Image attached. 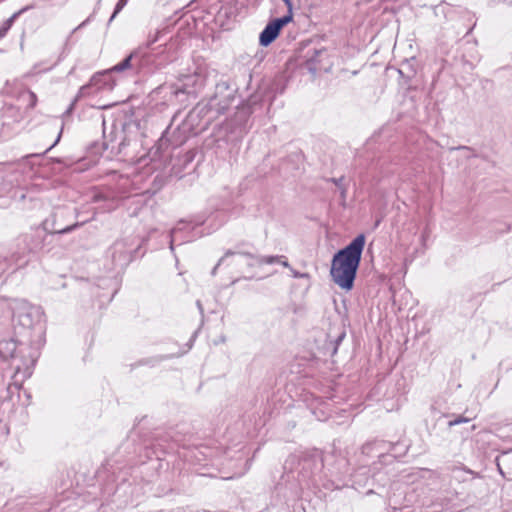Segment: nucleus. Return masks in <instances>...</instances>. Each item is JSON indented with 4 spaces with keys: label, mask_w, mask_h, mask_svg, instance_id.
<instances>
[{
    "label": "nucleus",
    "mask_w": 512,
    "mask_h": 512,
    "mask_svg": "<svg viewBox=\"0 0 512 512\" xmlns=\"http://www.w3.org/2000/svg\"><path fill=\"white\" fill-rule=\"evenodd\" d=\"M364 245L365 236L360 234L333 256L330 275L340 288L347 291L353 288Z\"/></svg>",
    "instance_id": "1"
},
{
    "label": "nucleus",
    "mask_w": 512,
    "mask_h": 512,
    "mask_svg": "<svg viewBox=\"0 0 512 512\" xmlns=\"http://www.w3.org/2000/svg\"><path fill=\"white\" fill-rule=\"evenodd\" d=\"M292 20L291 15H286L281 18H277L270 22L260 34V44L262 46H268L278 36L281 28Z\"/></svg>",
    "instance_id": "2"
},
{
    "label": "nucleus",
    "mask_w": 512,
    "mask_h": 512,
    "mask_svg": "<svg viewBox=\"0 0 512 512\" xmlns=\"http://www.w3.org/2000/svg\"><path fill=\"white\" fill-rule=\"evenodd\" d=\"M133 57V54H130L128 57H126L121 63L115 65L111 70L116 72L124 71L128 68H130V62Z\"/></svg>",
    "instance_id": "3"
},
{
    "label": "nucleus",
    "mask_w": 512,
    "mask_h": 512,
    "mask_svg": "<svg viewBox=\"0 0 512 512\" xmlns=\"http://www.w3.org/2000/svg\"><path fill=\"white\" fill-rule=\"evenodd\" d=\"M17 14L12 15L9 19H7L3 25L0 27V37H4L7 31L11 28L12 23L14 19L16 18Z\"/></svg>",
    "instance_id": "4"
},
{
    "label": "nucleus",
    "mask_w": 512,
    "mask_h": 512,
    "mask_svg": "<svg viewBox=\"0 0 512 512\" xmlns=\"http://www.w3.org/2000/svg\"><path fill=\"white\" fill-rule=\"evenodd\" d=\"M128 0H119L116 4L114 13L112 14L110 21L114 19V17L124 8V6L127 4Z\"/></svg>",
    "instance_id": "5"
},
{
    "label": "nucleus",
    "mask_w": 512,
    "mask_h": 512,
    "mask_svg": "<svg viewBox=\"0 0 512 512\" xmlns=\"http://www.w3.org/2000/svg\"><path fill=\"white\" fill-rule=\"evenodd\" d=\"M101 75H95L91 78L90 80V83L88 85H84L81 87L80 89V94L81 95H84L86 90L91 86V85H95L97 83V81L99 80Z\"/></svg>",
    "instance_id": "6"
},
{
    "label": "nucleus",
    "mask_w": 512,
    "mask_h": 512,
    "mask_svg": "<svg viewBox=\"0 0 512 512\" xmlns=\"http://www.w3.org/2000/svg\"><path fill=\"white\" fill-rule=\"evenodd\" d=\"M343 180L344 178L343 177H340V178H331L330 181L333 182L339 189L341 188V186H344L343 185Z\"/></svg>",
    "instance_id": "7"
},
{
    "label": "nucleus",
    "mask_w": 512,
    "mask_h": 512,
    "mask_svg": "<svg viewBox=\"0 0 512 512\" xmlns=\"http://www.w3.org/2000/svg\"><path fill=\"white\" fill-rule=\"evenodd\" d=\"M283 1H284V3L286 4V6L288 8V12H289L288 15L292 16V2H291V0H283Z\"/></svg>",
    "instance_id": "8"
},
{
    "label": "nucleus",
    "mask_w": 512,
    "mask_h": 512,
    "mask_svg": "<svg viewBox=\"0 0 512 512\" xmlns=\"http://www.w3.org/2000/svg\"><path fill=\"white\" fill-rule=\"evenodd\" d=\"M29 97H30V101H31V106L32 107L35 106L36 100H37L36 95L33 92H30Z\"/></svg>",
    "instance_id": "9"
},
{
    "label": "nucleus",
    "mask_w": 512,
    "mask_h": 512,
    "mask_svg": "<svg viewBox=\"0 0 512 512\" xmlns=\"http://www.w3.org/2000/svg\"><path fill=\"white\" fill-rule=\"evenodd\" d=\"M340 190V195H341V198L343 200H345L346 198V193H347V188L345 186H341V188L339 189Z\"/></svg>",
    "instance_id": "10"
},
{
    "label": "nucleus",
    "mask_w": 512,
    "mask_h": 512,
    "mask_svg": "<svg viewBox=\"0 0 512 512\" xmlns=\"http://www.w3.org/2000/svg\"><path fill=\"white\" fill-rule=\"evenodd\" d=\"M278 259H279V257H277V256L276 257H273V256L272 257H268L266 259V263H274V262L278 261Z\"/></svg>",
    "instance_id": "11"
},
{
    "label": "nucleus",
    "mask_w": 512,
    "mask_h": 512,
    "mask_svg": "<svg viewBox=\"0 0 512 512\" xmlns=\"http://www.w3.org/2000/svg\"><path fill=\"white\" fill-rule=\"evenodd\" d=\"M75 226H76V225H74V226H69V227H67V228H65V229L59 230V231H58V233H67V232L71 231Z\"/></svg>",
    "instance_id": "12"
},
{
    "label": "nucleus",
    "mask_w": 512,
    "mask_h": 512,
    "mask_svg": "<svg viewBox=\"0 0 512 512\" xmlns=\"http://www.w3.org/2000/svg\"><path fill=\"white\" fill-rule=\"evenodd\" d=\"M458 422H459L458 420H450L449 425L451 426V425L456 424Z\"/></svg>",
    "instance_id": "13"
},
{
    "label": "nucleus",
    "mask_w": 512,
    "mask_h": 512,
    "mask_svg": "<svg viewBox=\"0 0 512 512\" xmlns=\"http://www.w3.org/2000/svg\"><path fill=\"white\" fill-rule=\"evenodd\" d=\"M322 52H324V50H315L316 55L321 54Z\"/></svg>",
    "instance_id": "14"
},
{
    "label": "nucleus",
    "mask_w": 512,
    "mask_h": 512,
    "mask_svg": "<svg viewBox=\"0 0 512 512\" xmlns=\"http://www.w3.org/2000/svg\"><path fill=\"white\" fill-rule=\"evenodd\" d=\"M282 265H283V266H285V267H288V266H289V264H288V262H287V261H283V262H282Z\"/></svg>",
    "instance_id": "15"
},
{
    "label": "nucleus",
    "mask_w": 512,
    "mask_h": 512,
    "mask_svg": "<svg viewBox=\"0 0 512 512\" xmlns=\"http://www.w3.org/2000/svg\"><path fill=\"white\" fill-rule=\"evenodd\" d=\"M59 140H60V135L57 137L56 142L51 147H53Z\"/></svg>",
    "instance_id": "16"
},
{
    "label": "nucleus",
    "mask_w": 512,
    "mask_h": 512,
    "mask_svg": "<svg viewBox=\"0 0 512 512\" xmlns=\"http://www.w3.org/2000/svg\"><path fill=\"white\" fill-rule=\"evenodd\" d=\"M223 259H224V258H220V260H219V262H218L217 266H219V265H220V263L223 261Z\"/></svg>",
    "instance_id": "17"
}]
</instances>
